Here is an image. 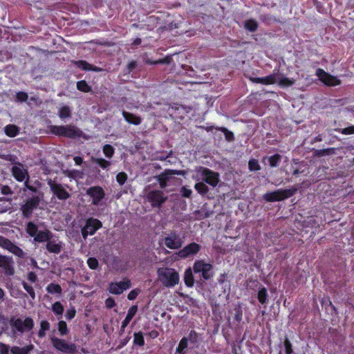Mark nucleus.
<instances>
[{
  "instance_id": "f257e3e1",
  "label": "nucleus",
  "mask_w": 354,
  "mask_h": 354,
  "mask_svg": "<svg viewBox=\"0 0 354 354\" xmlns=\"http://www.w3.org/2000/svg\"><path fill=\"white\" fill-rule=\"evenodd\" d=\"M43 193L26 197L19 208L24 218L30 219L32 217L34 210L38 208L43 200Z\"/></svg>"
},
{
  "instance_id": "f03ea898",
  "label": "nucleus",
  "mask_w": 354,
  "mask_h": 354,
  "mask_svg": "<svg viewBox=\"0 0 354 354\" xmlns=\"http://www.w3.org/2000/svg\"><path fill=\"white\" fill-rule=\"evenodd\" d=\"M50 132L57 136L76 138L82 136V131L75 125H52Z\"/></svg>"
},
{
  "instance_id": "7ed1b4c3",
  "label": "nucleus",
  "mask_w": 354,
  "mask_h": 354,
  "mask_svg": "<svg viewBox=\"0 0 354 354\" xmlns=\"http://www.w3.org/2000/svg\"><path fill=\"white\" fill-rule=\"evenodd\" d=\"M157 272L160 281L165 287L171 288L179 283V274L173 268H159Z\"/></svg>"
},
{
  "instance_id": "20e7f679",
  "label": "nucleus",
  "mask_w": 354,
  "mask_h": 354,
  "mask_svg": "<svg viewBox=\"0 0 354 354\" xmlns=\"http://www.w3.org/2000/svg\"><path fill=\"white\" fill-rule=\"evenodd\" d=\"M296 188L279 189L274 192H266L263 195V198L270 203L281 201L294 196L297 192Z\"/></svg>"
},
{
  "instance_id": "39448f33",
  "label": "nucleus",
  "mask_w": 354,
  "mask_h": 354,
  "mask_svg": "<svg viewBox=\"0 0 354 354\" xmlns=\"http://www.w3.org/2000/svg\"><path fill=\"white\" fill-rule=\"evenodd\" d=\"M9 324L14 333H24L26 331H30L34 328V321L30 317H27L22 320L19 317L16 318L12 316L9 319Z\"/></svg>"
},
{
  "instance_id": "423d86ee",
  "label": "nucleus",
  "mask_w": 354,
  "mask_h": 354,
  "mask_svg": "<svg viewBox=\"0 0 354 354\" xmlns=\"http://www.w3.org/2000/svg\"><path fill=\"white\" fill-rule=\"evenodd\" d=\"M193 271L195 274H201V277L205 280H209L214 276V267L212 263H206L205 260H196L193 266Z\"/></svg>"
},
{
  "instance_id": "0eeeda50",
  "label": "nucleus",
  "mask_w": 354,
  "mask_h": 354,
  "mask_svg": "<svg viewBox=\"0 0 354 354\" xmlns=\"http://www.w3.org/2000/svg\"><path fill=\"white\" fill-rule=\"evenodd\" d=\"M146 198L153 208H160L168 198L162 191L154 189L147 193Z\"/></svg>"
},
{
  "instance_id": "6e6552de",
  "label": "nucleus",
  "mask_w": 354,
  "mask_h": 354,
  "mask_svg": "<svg viewBox=\"0 0 354 354\" xmlns=\"http://www.w3.org/2000/svg\"><path fill=\"white\" fill-rule=\"evenodd\" d=\"M197 172L201 174L202 180L205 183L213 187L218 185L219 183V174L218 172L203 167H200L197 169Z\"/></svg>"
},
{
  "instance_id": "1a4fd4ad",
  "label": "nucleus",
  "mask_w": 354,
  "mask_h": 354,
  "mask_svg": "<svg viewBox=\"0 0 354 354\" xmlns=\"http://www.w3.org/2000/svg\"><path fill=\"white\" fill-rule=\"evenodd\" d=\"M102 227V222L94 218H88L86 220L85 225L82 229V237L86 239L88 235H93Z\"/></svg>"
},
{
  "instance_id": "9d476101",
  "label": "nucleus",
  "mask_w": 354,
  "mask_h": 354,
  "mask_svg": "<svg viewBox=\"0 0 354 354\" xmlns=\"http://www.w3.org/2000/svg\"><path fill=\"white\" fill-rule=\"evenodd\" d=\"M47 185L49 186L50 191L59 200L66 201L71 197L69 192L60 184L56 183L52 179L47 180Z\"/></svg>"
},
{
  "instance_id": "9b49d317",
  "label": "nucleus",
  "mask_w": 354,
  "mask_h": 354,
  "mask_svg": "<svg viewBox=\"0 0 354 354\" xmlns=\"http://www.w3.org/2000/svg\"><path fill=\"white\" fill-rule=\"evenodd\" d=\"M131 286V280L127 277L119 282H111L107 288V290L113 295H120L124 291L130 288Z\"/></svg>"
},
{
  "instance_id": "f8f14e48",
  "label": "nucleus",
  "mask_w": 354,
  "mask_h": 354,
  "mask_svg": "<svg viewBox=\"0 0 354 354\" xmlns=\"http://www.w3.org/2000/svg\"><path fill=\"white\" fill-rule=\"evenodd\" d=\"M86 194L92 199L93 205H98L100 201L104 198L105 192L100 186H93L86 189Z\"/></svg>"
},
{
  "instance_id": "ddd939ff",
  "label": "nucleus",
  "mask_w": 354,
  "mask_h": 354,
  "mask_svg": "<svg viewBox=\"0 0 354 354\" xmlns=\"http://www.w3.org/2000/svg\"><path fill=\"white\" fill-rule=\"evenodd\" d=\"M315 74L326 86H335L341 84V81L339 79L328 73H326L322 68H317Z\"/></svg>"
},
{
  "instance_id": "4468645a",
  "label": "nucleus",
  "mask_w": 354,
  "mask_h": 354,
  "mask_svg": "<svg viewBox=\"0 0 354 354\" xmlns=\"http://www.w3.org/2000/svg\"><path fill=\"white\" fill-rule=\"evenodd\" d=\"M51 342L53 346L58 351L64 353H73L76 351L75 344H68L64 339L58 337H52Z\"/></svg>"
},
{
  "instance_id": "2eb2a0df",
  "label": "nucleus",
  "mask_w": 354,
  "mask_h": 354,
  "mask_svg": "<svg viewBox=\"0 0 354 354\" xmlns=\"http://www.w3.org/2000/svg\"><path fill=\"white\" fill-rule=\"evenodd\" d=\"M14 263L12 257L0 254V268L3 270L5 275L11 277L15 274Z\"/></svg>"
},
{
  "instance_id": "dca6fc26",
  "label": "nucleus",
  "mask_w": 354,
  "mask_h": 354,
  "mask_svg": "<svg viewBox=\"0 0 354 354\" xmlns=\"http://www.w3.org/2000/svg\"><path fill=\"white\" fill-rule=\"evenodd\" d=\"M201 248V247L199 244L195 242H192L179 250L178 252V256L181 259H185L188 257L198 254Z\"/></svg>"
},
{
  "instance_id": "f3484780",
  "label": "nucleus",
  "mask_w": 354,
  "mask_h": 354,
  "mask_svg": "<svg viewBox=\"0 0 354 354\" xmlns=\"http://www.w3.org/2000/svg\"><path fill=\"white\" fill-rule=\"evenodd\" d=\"M164 241L166 247L171 250L179 249L183 243L180 237L175 232H171L165 237Z\"/></svg>"
},
{
  "instance_id": "a211bd4d",
  "label": "nucleus",
  "mask_w": 354,
  "mask_h": 354,
  "mask_svg": "<svg viewBox=\"0 0 354 354\" xmlns=\"http://www.w3.org/2000/svg\"><path fill=\"white\" fill-rule=\"evenodd\" d=\"M185 171L183 170H176V169H167L165 170L164 173L161 174L158 178V181L159 183L160 187L161 188H165L167 186V182L170 179V176L171 175H184Z\"/></svg>"
},
{
  "instance_id": "6ab92c4d",
  "label": "nucleus",
  "mask_w": 354,
  "mask_h": 354,
  "mask_svg": "<svg viewBox=\"0 0 354 354\" xmlns=\"http://www.w3.org/2000/svg\"><path fill=\"white\" fill-rule=\"evenodd\" d=\"M11 171L12 176L18 182H23L29 176L27 169L23 167L21 163H18V165L12 166Z\"/></svg>"
},
{
  "instance_id": "aec40b11",
  "label": "nucleus",
  "mask_w": 354,
  "mask_h": 354,
  "mask_svg": "<svg viewBox=\"0 0 354 354\" xmlns=\"http://www.w3.org/2000/svg\"><path fill=\"white\" fill-rule=\"evenodd\" d=\"M276 75L275 70L274 73L263 77H249V80L253 83L262 84L265 85L274 84L276 83Z\"/></svg>"
},
{
  "instance_id": "412c9836",
  "label": "nucleus",
  "mask_w": 354,
  "mask_h": 354,
  "mask_svg": "<svg viewBox=\"0 0 354 354\" xmlns=\"http://www.w3.org/2000/svg\"><path fill=\"white\" fill-rule=\"evenodd\" d=\"M46 248L50 253L53 254H59L62 249V242L59 241H57L56 240L52 239H50L47 242L46 245Z\"/></svg>"
},
{
  "instance_id": "4be33fe9",
  "label": "nucleus",
  "mask_w": 354,
  "mask_h": 354,
  "mask_svg": "<svg viewBox=\"0 0 354 354\" xmlns=\"http://www.w3.org/2000/svg\"><path fill=\"white\" fill-rule=\"evenodd\" d=\"M73 64L83 71H95V72H101L102 71V68L97 67L96 66H93L85 60H78L73 61Z\"/></svg>"
},
{
  "instance_id": "5701e85b",
  "label": "nucleus",
  "mask_w": 354,
  "mask_h": 354,
  "mask_svg": "<svg viewBox=\"0 0 354 354\" xmlns=\"http://www.w3.org/2000/svg\"><path fill=\"white\" fill-rule=\"evenodd\" d=\"M53 234L48 229L38 231L37 235L34 237V241L37 243L47 242L50 239L53 238Z\"/></svg>"
},
{
  "instance_id": "b1692460",
  "label": "nucleus",
  "mask_w": 354,
  "mask_h": 354,
  "mask_svg": "<svg viewBox=\"0 0 354 354\" xmlns=\"http://www.w3.org/2000/svg\"><path fill=\"white\" fill-rule=\"evenodd\" d=\"M138 311V306L136 305H133L129 308L127 312V315L124 319L122 322L121 325V330L124 331V328L129 325L131 320L135 316Z\"/></svg>"
},
{
  "instance_id": "393cba45",
  "label": "nucleus",
  "mask_w": 354,
  "mask_h": 354,
  "mask_svg": "<svg viewBox=\"0 0 354 354\" xmlns=\"http://www.w3.org/2000/svg\"><path fill=\"white\" fill-rule=\"evenodd\" d=\"M122 114V116L124 117V120L129 124H134V125H139L142 122V119L140 117H139L132 113L127 112L126 111H123Z\"/></svg>"
},
{
  "instance_id": "a878e982",
  "label": "nucleus",
  "mask_w": 354,
  "mask_h": 354,
  "mask_svg": "<svg viewBox=\"0 0 354 354\" xmlns=\"http://www.w3.org/2000/svg\"><path fill=\"white\" fill-rule=\"evenodd\" d=\"M46 290L48 293L50 295H56L57 297H61L62 294V288L61 286L58 283H49L46 288Z\"/></svg>"
},
{
  "instance_id": "bb28decb",
  "label": "nucleus",
  "mask_w": 354,
  "mask_h": 354,
  "mask_svg": "<svg viewBox=\"0 0 354 354\" xmlns=\"http://www.w3.org/2000/svg\"><path fill=\"white\" fill-rule=\"evenodd\" d=\"M9 252L14 254L15 256L24 259L25 258L26 253L23 251V250L15 245L14 243L10 241V243L8 244V246L7 249Z\"/></svg>"
},
{
  "instance_id": "cd10ccee",
  "label": "nucleus",
  "mask_w": 354,
  "mask_h": 354,
  "mask_svg": "<svg viewBox=\"0 0 354 354\" xmlns=\"http://www.w3.org/2000/svg\"><path fill=\"white\" fill-rule=\"evenodd\" d=\"M34 346L30 344L24 347L12 346L10 349L12 354H29L33 350Z\"/></svg>"
},
{
  "instance_id": "c85d7f7f",
  "label": "nucleus",
  "mask_w": 354,
  "mask_h": 354,
  "mask_svg": "<svg viewBox=\"0 0 354 354\" xmlns=\"http://www.w3.org/2000/svg\"><path fill=\"white\" fill-rule=\"evenodd\" d=\"M91 162L97 164L100 168L104 170H108L111 165L109 160H105L103 158L91 157Z\"/></svg>"
},
{
  "instance_id": "c756f323",
  "label": "nucleus",
  "mask_w": 354,
  "mask_h": 354,
  "mask_svg": "<svg viewBox=\"0 0 354 354\" xmlns=\"http://www.w3.org/2000/svg\"><path fill=\"white\" fill-rule=\"evenodd\" d=\"M257 299L259 302L261 304H265L268 301V290L266 287L261 284L257 293Z\"/></svg>"
},
{
  "instance_id": "7c9ffc66",
  "label": "nucleus",
  "mask_w": 354,
  "mask_h": 354,
  "mask_svg": "<svg viewBox=\"0 0 354 354\" xmlns=\"http://www.w3.org/2000/svg\"><path fill=\"white\" fill-rule=\"evenodd\" d=\"M6 135L10 138H14L19 133V128L15 124H8L4 127Z\"/></svg>"
},
{
  "instance_id": "2f4dec72",
  "label": "nucleus",
  "mask_w": 354,
  "mask_h": 354,
  "mask_svg": "<svg viewBox=\"0 0 354 354\" xmlns=\"http://www.w3.org/2000/svg\"><path fill=\"white\" fill-rule=\"evenodd\" d=\"M184 281L187 287H192L194 284V275L190 268L185 270L184 274Z\"/></svg>"
},
{
  "instance_id": "473e14b6",
  "label": "nucleus",
  "mask_w": 354,
  "mask_h": 354,
  "mask_svg": "<svg viewBox=\"0 0 354 354\" xmlns=\"http://www.w3.org/2000/svg\"><path fill=\"white\" fill-rule=\"evenodd\" d=\"M194 189L202 196H206L209 191V187L204 181L196 183L194 185Z\"/></svg>"
},
{
  "instance_id": "72a5a7b5",
  "label": "nucleus",
  "mask_w": 354,
  "mask_h": 354,
  "mask_svg": "<svg viewBox=\"0 0 354 354\" xmlns=\"http://www.w3.org/2000/svg\"><path fill=\"white\" fill-rule=\"evenodd\" d=\"M259 27L258 22L254 19H250L245 21L244 28L250 32H255Z\"/></svg>"
},
{
  "instance_id": "f704fd0d",
  "label": "nucleus",
  "mask_w": 354,
  "mask_h": 354,
  "mask_svg": "<svg viewBox=\"0 0 354 354\" xmlns=\"http://www.w3.org/2000/svg\"><path fill=\"white\" fill-rule=\"evenodd\" d=\"M188 347V338L187 337H183L179 344L178 346L176 348V353L178 354H185V350Z\"/></svg>"
},
{
  "instance_id": "c9c22d12",
  "label": "nucleus",
  "mask_w": 354,
  "mask_h": 354,
  "mask_svg": "<svg viewBox=\"0 0 354 354\" xmlns=\"http://www.w3.org/2000/svg\"><path fill=\"white\" fill-rule=\"evenodd\" d=\"M26 231L30 236L34 238L38 232V227L35 223L29 221L26 225Z\"/></svg>"
},
{
  "instance_id": "e433bc0d",
  "label": "nucleus",
  "mask_w": 354,
  "mask_h": 354,
  "mask_svg": "<svg viewBox=\"0 0 354 354\" xmlns=\"http://www.w3.org/2000/svg\"><path fill=\"white\" fill-rule=\"evenodd\" d=\"M295 83V79L283 77L279 80L278 85L281 88H286L292 86Z\"/></svg>"
},
{
  "instance_id": "4c0bfd02",
  "label": "nucleus",
  "mask_w": 354,
  "mask_h": 354,
  "mask_svg": "<svg viewBox=\"0 0 354 354\" xmlns=\"http://www.w3.org/2000/svg\"><path fill=\"white\" fill-rule=\"evenodd\" d=\"M216 129L218 131L223 133L226 141L232 142L234 140L235 138H234V135L233 132L229 131L226 127H218V128H216Z\"/></svg>"
},
{
  "instance_id": "58836bf2",
  "label": "nucleus",
  "mask_w": 354,
  "mask_h": 354,
  "mask_svg": "<svg viewBox=\"0 0 354 354\" xmlns=\"http://www.w3.org/2000/svg\"><path fill=\"white\" fill-rule=\"evenodd\" d=\"M58 115L61 119L68 118L71 116V110L68 106H63L59 109Z\"/></svg>"
},
{
  "instance_id": "ea45409f",
  "label": "nucleus",
  "mask_w": 354,
  "mask_h": 354,
  "mask_svg": "<svg viewBox=\"0 0 354 354\" xmlns=\"http://www.w3.org/2000/svg\"><path fill=\"white\" fill-rule=\"evenodd\" d=\"M102 151L107 158L111 159L115 153V149L112 145L106 144L102 147Z\"/></svg>"
},
{
  "instance_id": "a19ab883",
  "label": "nucleus",
  "mask_w": 354,
  "mask_h": 354,
  "mask_svg": "<svg viewBox=\"0 0 354 354\" xmlns=\"http://www.w3.org/2000/svg\"><path fill=\"white\" fill-rule=\"evenodd\" d=\"M133 344L139 346H142L145 345V339L143 333L141 331L134 333Z\"/></svg>"
},
{
  "instance_id": "79ce46f5",
  "label": "nucleus",
  "mask_w": 354,
  "mask_h": 354,
  "mask_svg": "<svg viewBox=\"0 0 354 354\" xmlns=\"http://www.w3.org/2000/svg\"><path fill=\"white\" fill-rule=\"evenodd\" d=\"M52 310L56 315L59 316V318L62 317L64 308L59 301H56L52 305Z\"/></svg>"
},
{
  "instance_id": "37998d69",
  "label": "nucleus",
  "mask_w": 354,
  "mask_h": 354,
  "mask_svg": "<svg viewBox=\"0 0 354 354\" xmlns=\"http://www.w3.org/2000/svg\"><path fill=\"white\" fill-rule=\"evenodd\" d=\"M77 88L84 93H88L91 90V86L85 80L78 81L77 82Z\"/></svg>"
},
{
  "instance_id": "c03bdc74",
  "label": "nucleus",
  "mask_w": 354,
  "mask_h": 354,
  "mask_svg": "<svg viewBox=\"0 0 354 354\" xmlns=\"http://www.w3.org/2000/svg\"><path fill=\"white\" fill-rule=\"evenodd\" d=\"M188 342H189L191 344L196 345L198 343L199 341V335L198 333L194 330H192L189 333L188 337Z\"/></svg>"
},
{
  "instance_id": "a18cd8bd",
  "label": "nucleus",
  "mask_w": 354,
  "mask_h": 354,
  "mask_svg": "<svg viewBox=\"0 0 354 354\" xmlns=\"http://www.w3.org/2000/svg\"><path fill=\"white\" fill-rule=\"evenodd\" d=\"M281 159V156L276 153L273 156H271L268 158L269 164L271 167H275L279 165Z\"/></svg>"
},
{
  "instance_id": "49530a36",
  "label": "nucleus",
  "mask_w": 354,
  "mask_h": 354,
  "mask_svg": "<svg viewBox=\"0 0 354 354\" xmlns=\"http://www.w3.org/2000/svg\"><path fill=\"white\" fill-rule=\"evenodd\" d=\"M29 181H30V178H29V176H28V178L24 182L25 188L23 189L24 192H26V189L30 191L31 192L37 194L41 193V192L39 191L37 187L30 185Z\"/></svg>"
},
{
  "instance_id": "de8ad7c7",
  "label": "nucleus",
  "mask_w": 354,
  "mask_h": 354,
  "mask_svg": "<svg viewBox=\"0 0 354 354\" xmlns=\"http://www.w3.org/2000/svg\"><path fill=\"white\" fill-rule=\"evenodd\" d=\"M335 152L334 148H328L323 149H317L315 151V154L319 157L328 156L333 154Z\"/></svg>"
},
{
  "instance_id": "09e8293b",
  "label": "nucleus",
  "mask_w": 354,
  "mask_h": 354,
  "mask_svg": "<svg viewBox=\"0 0 354 354\" xmlns=\"http://www.w3.org/2000/svg\"><path fill=\"white\" fill-rule=\"evenodd\" d=\"M21 285L24 289L29 294L30 297L32 299H35V292L33 287L26 283L25 281L21 282Z\"/></svg>"
},
{
  "instance_id": "8fccbe9b",
  "label": "nucleus",
  "mask_w": 354,
  "mask_h": 354,
  "mask_svg": "<svg viewBox=\"0 0 354 354\" xmlns=\"http://www.w3.org/2000/svg\"><path fill=\"white\" fill-rule=\"evenodd\" d=\"M58 330L62 336L68 333V329L66 322L61 320L58 322Z\"/></svg>"
},
{
  "instance_id": "3c124183",
  "label": "nucleus",
  "mask_w": 354,
  "mask_h": 354,
  "mask_svg": "<svg viewBox=\"0 0 354 354\" xmlns=\"http://www.w3.org/2000/svg\"><path fill=\"white\" fill-rule=\"evenodd\" d=\"M248 168L250 171H259L261 169V166L259 164V162L256 159H251L248 162Z\"/></svg>"
},
{
  "instance_id": "603ef678",
  "label": "nucleus",
  "mask_w": 354,
  "mask_h": 354,
  "mask_svg": "<svg viewBox=\"0 0 354 354\" xmlns=\"http://www.w3.org/2000/svg\"><path fill=\"white\" fill-rule=\"evenodd\" d=\"M87 264L89 268L92 270H96L99 266V262L95 257H89L87 259Z\"/></svg>"
},
{
  "instance_id": "864d4df0",
  "label": "nucleus",
  "mask_w": 354,
  "mask_h": 354,
  "mask_svg": "<svg viewBox=\"0 0 354 354\" xmlns=\"http://www.w3.org/2000/svg\"><path fill=\"white\" fill-rule=\"evenodd\" d=\"M172 61V58L171 56L167 55L163 59H159L156 61L149 62L151 64H169Z\"/></svg>"
},
{
  "instance_id": "5fc2aeb1",
  "label": "nucleus",
  "mask_w": 354,
  "mask_h": 354,
  "mask_svg": "<svg viewBox=\"0 0 354 354\" xmlns=\"http://www.w3.org/2000/svg\"><path fill=\"white\" fill-rule=\"evenodd\" d=\"M283 346L285 348V353L286 354H292L293 350H292V345L290 341L288 339V337H286L283 341Z\"/></svg>"
},
{
  "instance_id": "6e6d98bb",
  "label": "nucleus",
  "mask_w": 354,
  "mask_h": 354,
  "mask_svg": "<svg viewBox=\"0 0 354 354\" xmlns=\"http://www.w3.org/2000/svg\"><path fill=\"white\" fill-rule=\"evenodd\" d=\"M127 180V175L125 172H120L116 175V180L120 185H123Z\"/></svg>"
},
{
  "instance_id": "4d7b16f0",
  "label": "nucleus",
  "mask_w": 354,
  "mask_h": 354,
  "mask_svg": "<svg viewBox=\"0 0 354 354\" xmlns=\"http://www.w3.org/2000/svg\"><path fill=\"white\" fill-rule=\"evenodd\" d=\"M235 314L234 316V319L237 322H241L243 318V310L241 306H238L235 308Z\"/></svg>"
},
{
  "instance_id": "13d9d810",
  "label": "nucleus",
  "mask_w": 354,
  "mask_h": 354,
  "mask_svg": "<svg viewBox=\"0 0 354 354\" xmlns=\"http://www.w3.org/2000/svg\"><path fill=\"white\" fill-rule=\"evenodd\" d=\"M343 135H351L354 134V125L349 126L346 128L339 129L336 130Z\"/></svg>"
},
{
  "instance_id": "bf43d9fd",
  "label": "nucleus",
  "mask_w": 354,
  "mask_h": 354,
  "mask_svg": "<svg viewBox=\"0 0 354 354\" xmlns=\"http://www.w3.org/2000/svg\"><path fill=\"white\" fill-rule=\"evenodd\" d=\"M28 98V95L26 92L19 91L16 94V100L19 102H26Z\"/></svg>"
},
{
  "instance_id": "052dcab7",
  "label": "nucleus",
  "mask_w": 354,
  "mask_h": 354,
  "mask_svg": "<svg viewBox=\"0 0 354 354\" xmlns=\"http://www.w3.org/2000/svg\"><path fill=\"white\" fill-rule=\"evenodd\" d=\"M141 290L140 288H135L129 292L127 295V299L130 301H133L136 299L138 295L140 293Z\"/></svg>"
},
{
  "instance_id": "680f3d73",
  "label": "nucleus",
  "mask_w": 354,
  "mask_h": 354,
  "mask_svg": "<svg viewBox=\"0 0 354 354\" xmlns=\"http://www.w3.org/2000/svg\"><path fill=\"white\" fill-rule=\"evenodd\" d=\"M75 315H76L75 308L74 307H71V308H69L66 310V313L65 314V317L66 319L71 320L75 317Z\"/></svg>"
},
{
  "instance_id": "e2e57ef3",
  "label": "nucleus",
  "mask_w": 354,
  "mask_h": 354,
  "mask_svg": "<svg viewBox=\"0 0 354 354\" xmlns=\"http://www.w3.org/2000/svg\"><path fill=\"white\" fill-rule=\"evenodd\" d=\"M180 192L182 196H183L185 198H188L191 197L192 194V189H188L186 186H183L180 188Z\"/></svg>"
},
{
  "instance_id": "0e129e2a",
  "label": "nucleus",
  "mask_w": 354,
  "mask_h": 354,
  "mask_svg": "<svg viewBox=\"0 0 354 354\" xmlns=\"http://www.w3.org/2000/svg\"><path fill=\"white\" fill-rule=\"evenodd\" d=\"M106 307L109 309H111L116 306L115 301L112 297H109L105 300Z\"/></svg>"
},
{
  "instance_id": "69168bd1",
  "label": "nucleus",
  "mask_w": 354,
  "mask_h": 354,
  "mask_svg": "<svg viewBox=\"0 0 354 354\" xmlns=\"http://www.w3.org/2000/svg\"><path fill=\"white\" fill-rule=\"evenodd\" d=\"M10 240L7 238H5L2 236H0V246L4 249H7L8 244L10 243Z\"/></svg>"
},
{
  "instance_id": "338daca9",
  "label": "nucleus",
  "mask_w": 354,
  "mask_h": 354,
  "mask_svg": "<svg viewBox=\"0 0 354 354\" xmlns=\"http://www.w3.org/2000/svg\"><path fill=\"white\" fill-rule=\"evenodd\" d=\"M1 192L3 195H11L13 193L11 188L8 185L2 186L1 188Z\"/></svg>"
},
{
  "instance_id": "774afa93",
  "label": "nucleus",
  "mask_w": 354,
  "mask_h": 354,
  "mask_svg": "<svg viewBox=\"0 0 354 354\" xmlns=\"http://www.w3.org/2000/svg\"><path fill=\"white\" fill-rule=\"evenodd\" d=\"M27 279L29 280L31 283H35L38 278L35 272H30L28 273Z\"/></svg>"
}]
</instances>
